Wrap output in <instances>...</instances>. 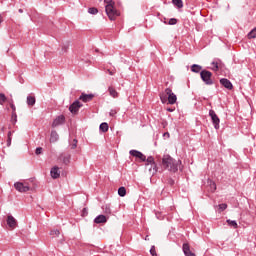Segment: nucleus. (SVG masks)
Listing matches in <instances>:
<instances>
[{
  "instance_id": "f257e3e1",
  "label": "nucleus",
  "mask_w": 256,
  "mask_h": 256,
  "mask_svg": "<svg viewBox=\"0 0 256 256\" xmlns=\"http://www.w3.org/2000/svg\"><path fill=\"white\" fill-rule=\"evenodd\" d=\"M181 160H175L170 155H164L162 158V167L171 173H177L181 169Z\"/></svg>"
},
{
  "instance_id": "f03ea898",
  "label": "nucleus",
  "mask_w": 256,
  "mask_h": 256,
  "mask_svg": "<svg viewBox=\"0 0 256 256\" xmlns=\"http://www.w3.org/2000/svg\"><path fill=\"white\" fill-rule=\"evenodd\" d=\"M105 11L110 21H115L117 17H119V12L115 9V4H107L105 7Z\"/></svg>"
},
{
  "instance_id": "7ed1b4c3",
  "label": "nucleus",
  "mask_w": 256,
  "mask_h": 256,
  "mask_svg": "<svg viewBox=\"0 0 256 256\" xmlns=\"http://www.w3.org/2000/svg\"><path fill=\"white\" fill-rule=\"evenodd\" d=\"M200 77L202 81L205 83V85H213V79L211 78L213 77V73H211V71L202 70L200 72Z\"/></svg>"
},
{
  "instance_id": "20e7f679",
  "label": "nucleus",
  "mask_w": 256,
  "mask_h": 256,
  "mask_svg": "<svg viewBox=\"0 0 256 256\" xmlns=\"http://www.w3.org/2000/svg\"><path fill=\"white\" fill-rule=\"evenodd\" d=\"M144 162H146L145 167H149V165L153 167L149 168L150 175H155L157 173V163H155V158H153V156H149Z\"/></svg>"
},
{
  "instance_id": "39448f33",
  "label": "nucleus",
  "mask_w": 256,
  "mask_h": 256,
  "mask_svg": "<svg viewBox=\"0 0 256 256\" xmlns=\"http://www.w3.org/2000/svg\"><path fill=\"white\" fill-rule=\"evenodd\" d=\"M209 117H211L214 128L219 129V123H221V120L219 119V116H217V113H215V110H209Z\"/></svg>"
},
{
  "instance_id": "423d86ee",
  "label": "nucleus",
  "mask_w": 256,
  "mask_h": 256,
  "mask_svg": "<svg viewBox=\"0 0 256 256\" xmlns=\"http://www.w3.org/2000/svg\"><path fill=\"white\" fill-rule=\"evenodd\" d=\"M14 187L19 193H27V191H30L31 189L28 185H24L22 182H16Z\"/></svg>"
},
{
  "instance_id": "0eeeda50",
  "label": "nucleus",
  "mask_w": 256,
  "mask_h": 256,
  "mask_svg": "<svg viewBox=\"0 0 256 256\" xmlns=\"http://www.w3.org/2000/svg\"><path fill=\"white\" fill-rule=\"evenodd\" d=\"M81 107H83V104L79 102V100H75L69 107V111L70 113H78L79 109H81Z\"/></svg>"
},
{
  "instance_id": "6e6552de",
  "label": "nucleus",
  "mask_w": 256,
  "mask_h": 256,
  "mask_svg": "<svg viewBox=\"0 0 256 256\" xmlns=\"http://www.w3.org/2000/svg\"><path fill=\"white\" fill-rule=\"evenodd\" d=\"M169 93H171V88H166L163 92L160 93V101L165 104L168 102Z\"/></svg>"
},
{
  "instance_id": "1a4fd4ad",
  "label": "nucleus",
  "mask_w": 256,
  "mask_h": 256,
  "mask_svg": "<svg viewBox=\"0 0 256 256\" xmlns=\"http://www.w3.org/2000/svg\"><path fill=\"white\" fill-rule=\"evenodd\" d=\"M220 85H222V87H225V89H228V91H232L233 89V83H231V80L227 78H221Z\"/></svg>"
},
{
  "instance_id": "9d476101",
  "label": "nucleus",
  "mask_w": 256,
  "mask_h": 256,
  "mask_svg": "<svg viewBox=\"0 0 256 256\" xmlns=\"http://www.w3.org/2000/svg\"><path fill=\"white\" fill-rule=\"evenodd\" d=\"M129 153L132 157H136V159H141L142 161H147V156H145L138 150H130Z\"/></svg>"
},
{
  "instance_id": "9b49d317",
  "label": "nucleus",
  "mask_w": 256,
  "mask_h": 256,
  "mask_svg": "<svg viewBox=\"0 0 256 256\" xmlns=\"http://www.w3.org/2000/svg\"><path fill=\"white\" fill-rule=\"evenodd\" d=\"M182 251L185 256H197V255H195V253H193V251H191V246L189 245V243L183 244Z\"/></svg>"
},
{
  "instance_id": "f8f14e48",
  "label": "nucleus",
  "mask_w": 256,
  "mask_h": 256,
  "mask_svg": "<svg viewBox=\"0 0 256 256\" xmlns=\"http://www.w3.org/2000/svg\"><path fill=\"white\" fill-rule=\"evenodd\" d=\"M177 103V95L173 93V90L170 89V93L168 94V105H175Z\"/></svg>"
},
{
  "instance_id": "ddd939ff",
  "label": "nucleus",
  "mask_w": 256,
  "mask_h": 256,
  "mask_svg": "<svg viewBox=\"0 0 256 256\" xmlns=\"http://www.w3.org/2000/svg\"><path fill=\"white\" fill-rule=\"evenodd\" d=\"M93 97H95V95L82 93L79 100L83 101V103H89V101H93Z\"/></svg>"
},
{
  "instance_id": "4468645a",
  "label": "nucleus",
  "mask_w": 256,
  "mask_h": 256,
  "mask_svg": "<svg viewBox=\"0 0 256 256\" xmlns=\"http://www.w3.org/2000/svg\"><path fill=\"white\" fill-rule=\"evenodd\" d=\"M7 225L11 229H15V227H17V220L15 219V217H13L12 215H9L7 217Z\"/></svg>"
},
{
  "instance_id": "2eb2a0df",
  "label": "nucleus",
  "mask_w": 256,
  "mask_h": 256,
  "mask_svg": "<svg viewBox=\"0 0 256 256\" xmlns=\"http://www.w3.org/2000/svg\"><path fill=\"white\" fill-rule=\"evenodd\" d=\"M63 123H65V116L60 115L56 119H54L52 127H59V125H63Z\"/></svg>"
},
{
  "instance_id": "dca6fc26",
  "label": "nucleus",
  "mask_w": 256,
  "mask_h": 256,
  "mask_svg": "<svg viewBox=\"0 0 256 256\" xmlns=\"http://www.w3.org/2000/svg\"><path fill=\"white\" fill-rule=\"evenodd\" d=\"M50 175L52 179H59L61 177V172L59 171V167L55 166L51 169Z\"/></svg>"
},
{
  "instance_id": "f3484780",
  "label": "nucleus",
  "mask_w": 256,
  "mask_h": 256,
  "mask_svg": "<svg viewBox=\"0 0 256 256\" xmlns=\"http://www.w3.org/2000/svg\"><path fill=\"white\" fill-rule=\"evenodd\" d=\"M94 223H96L97 225L101 224V223H107V216L101 214L98 215L95 219H94Z\"/></svg>"
},
{
  "instance_id": "a211bd4d",
  "label": "nucleus",
  "mask_w": 256,
  "mask_h": 256,
  "mask_svg": "<svg viewBox=\"0 0 256 256\" xmlns=\"http://www.w3.org/2000/svg\"><path fill=\"white\" fill-rule=\"evenodd\" d=\"M59 141V134L57 131L52 130L50 134V143H57Z\"/></svg>"
},
{
  "instance_id": "6ab92c4d",
  "label": "nucleus",
  "mask_w": 256,
  "mask_h": 256,
  "mask_svg": "<svg viewBox=\"0 0 256 256\" xmlns=\"http://www.w3.org/2000/svg\"><path fill=\"white\" fill-rule=\"evenodd\" d=\"M36 99H35V96H32V95H28L27 96V100H26V103L29 107H33L36 103Z\"/></svg>"
},
{
  "instance_id": "aec40b11",
  "label": "nucleus",
  "mask_w": 256,
  "mask_h": 256,
  "mask_svg": "<svg viewBox=\"0 0 256 256\" xmlns=\"http://www.w3.org/2000/svg\"><path fill=\"white\" fill-rule=\"evenodd\" d=\"M208 185H209L208 191H210V193H215V191H217V184H215L214 181L208 180Z\"/></svg>"
},
{
  "instance_id": "412c9836",
  "label": "nucleus",
  "mask_w": 256,
  "mask_h": 256,
  "mask_svg": "<svg viewBox=\"0 0 256 256\" xmlns=\"http://www.w3.org/2000/svg\"><path fill=\"white\" fill-rule=\"evenodd\" d=\"M60 159H61V161H63L64 165H69V163L71 161V155L62 154V155H60Z\"/></svg>"
},
{
  "instance_id": "4be33fe9",
  "label": "nucleus",
  "mask_w": 256,
  "mask_h": 256,
  "mask_svg": "<svg viewBox=\"0 0 256 256\" xmlns=\"http://www.w3.org/2000/svg\"><path fill=\"white\" fill-rule=\"evenodd\" d=\"M108 93L111 97H113L114 99L119 97V93L117 92V90H115V88L113 87H109L108 88Z\"/></svg>"
},
{
  "instance_id": "5701e85b",
  "label": "nucleus",
  "mask_w": 256,
  "mask_h": 256,
  "mask_svg": "<svg viewBox=\"0 0 256 256\" xmlns=\"http://www.w3.org/2000/svg\"><path fill=\"white\" fill-rule=\"evenodd\" d=\"M201 69H203V67L201 65H198V64H193L191 66L192 73H201Z\"/></svg>"
},
{
  "instance_id": "b1692460",
  "label": "nucleus",
  "mask_w": 256,
  "mask_h": 256,
  "mask_svg": "<svg viewBox=\"0 0 256 256\" xmlns=\"http://www.w3.org/2000/svg\"><path fill=\"white\" fill-rule=\"evenodd\" d=\"M99 129L102 133H107L109 131V124H107V122H103L100 124Z\"/></svg>"
},
{
  "instance_id": "393cba45",
  "label": "nucleus",
  "mask_w": 256,
  "mask_h": 256,
  "mask_svg": "<svg viewBox=\"0 0 256 256\" xmlns=\"http://www.w3.org/2000/svg\"><path fill=\"white\" fill-rule=\"evenodd\" d=\"M172 3L178 9H183V0H172Z\"/></svg>"
},
{
  "instance_id": "a878e982",
  "label": "nucleus",
  "mask_w": 256,
  "mask_h": 256,
  "mask_svg": "<svg viewBox=\"0 0 256 256\" xmlns=\"http://www.w3.org/2000/svg\"><path fill=\"white\" fill-rule=\"evenodd\" d=\"M118 195L120 196V197H125L126 195H127V189L125 188V187H120L119 189H118Z\"/></svg>"
},
{
  "instance_id": "bb28decb",
  "label": "nucleus",
  "mask_w": 256,
  "mask_h": 256,
  "mask_svg": "<svg viewBox=\"0 0 256 256\" xmlns=\"http://www.w3.org/2000/svg\"><path fill=\"white\" fill-rule=\"evenodd\" d=\"M226 223H228L230 227H233V229H237V227H239V225L237 224V221L235 220H227Z\"/></svg>"
},
{
  "instance_id": "cd10ccee",
  "label": "nucleus",
  "mask_w": 256,
  "mask_h": 256,
  "mask_svg": "<svg viewBox=\"0 0 256 256\" xmlns=\"http://www.w3.org/2000/svg\"><path fill=\"white\" fill-rule=\"evenodd\" d=\"M247 37L248 39H256V27L248 33Z\"/></svg>"
},
{
  "instance_id": "c85d7f7f",
  "label": "nucleus",
  "mask_w": 256,
  "mask_h": 256,
  "mask_svg": "<svg viewBox=\"0 0 256 256\" xmlns=\"http://www.w3.org/2000/svg\"><path fill=\"white\" fill-rule=\"evenodd\" d=\"M88 13H90V15H97L99 13V10H97V8L95 7H91L88 9Z\"/></svg>"
},
{
  "instance_id": "c756f323",
  "label": "nucleus",
  "mask_w": 256,
  "mask_h": 256,
  "mask_svg": "<svg viewBox=\"0 0 256 256\" xmlns=\"http://www.w3.org/2000/svg\"><path fill=\"white\" fill-rule=\"evenodd\" d=\"M211 65H213L212 71H219V67H220L219 62L213 61Z\"/></svg>"
},
{
  "instance_id": "7c9ffc66",
  "label": "nucleus",
  "mask_w": 256,
  "mask_h": 256,
  "mask_svg": "<svg viewBox=\"0 0 256 256\" xmlns=\"http://www.w3.org/2000/svg\"><path fill=\"white\" fill-rule=\"evenodd\" d=\"M11 123L15 125L17 123V112H12Z\"/></svg>"
},
{
  "instance_id": "2f4dec72",
  "label": "nucleus",
  "mask_w": 256,
  "mask_h": 256,
  "mask_svg": "<svg viewBox=\"0 0 256 256\" xmlns=\"http://www.w3.org/2000/svg\"><path fill=\"white\" fill-rule=\"evenodd\" d=\"M219 208V213H223V211H225V209H227V204L222 203L218 205Z\"/></svg>"
},
{
  "instance_id": "473e14b6",
  "label": "nucleus",
  "mask_w": 256,
  "mask_h": 256,
  "mask_svg": "<svg viewBox=\"0 0 256 256\" xmlns=\"http://www.w3.org/2000/svg\"><path fill=\"white\" fill-rule=\"evenodd\" d=\"M5 101H7V96H5L3 93H0V105H3Z\"/></svg>"
},
{
  "instance_id": "72a5a7b5",
  "label": "nucleus",
  "mask_w": 256,
  "mask_h": 256,
  "mask_svg": "<svg viewBox=\"0 0 256 256\" xmlns=\"http://www.w3.org/2000/svg\"><path fill=\"white\" fill-rule=\"evenodd\" d=\"M50 235H52L53 237H59L60 232H59V230H52L50 232Z\"/></svg>"
},
{
  "instance_id": "f704fd0d",
  "label": "nucleus",
  "mask_w": 256,
  "mask_h": 256,
  "mask_svg": "<svg viewBox=\"0 0 256 256\" xmlns=\"http://www.w3.org/2000/svg\"><path fill=\"white\" fill-rule=\"evenodd\" d=\"M169 25H177V19L176 18H171L168 22Z\"/></svg>"
},
{
  "instance_id": "c9c22d12",
  "label": "nucleus",
  "mask_w": 256,
  "mask_h": 256,
  "mask_svg": "<svg viewBox=\"0 0 256 256\" xmlns=\"http://www.w3.org/2000/svg\"><path fill=\"white\" fill-rule=\"evenodd\" d=\"M77 143H78L77 139H74L71 144V149H77Z\"/></svg>"
},
{
  "instance_id": "e433bc0d",
  "label": "nucleus",
  "mask_w": 256,
  "mask_h": 256,
  "mask_svg": "<svg viewBox=\"0 0 256 256\" xmlns=\"http://www.w3.org/2000/svg\"><path fill=\"white\" fill-rule=\"evenodd\" d=\"M150 255L157 256V252L155 251V246H152L150 249Z\"/></svg>"
},
{
  "instance_id": "4c0bfd02",
  "label": "nucleus",
  "mask_w": 256,
  "mask_h": 256,
  "mask_svg": "<svg viewBox=\"0 0 256 256\" xmlns=\"http://www.w3.org/2000/svg\"><path fill=\"white\" fill-rule=\"evenodd\" d=\"M35 153L37 155H41L43 153V148H41V147L36 148Z\"/></svg>"
},
{
  "instance_id": "58836bf2",
  "label": "nucleus",
  "mask_w": 256,
  "mask_h": 256,
  "mask_svg": "<svg viewBox=\"0 0 256 256\" xmlns=\"http://www.w3.org/2000/svg\"><path fill=\"white\" fill-rule=\"evenodd\" d=\"M109 115L110 117H115V115H117V110H110Z\"/></svg>"
},
{
  "instance_id": "ea45409f",
  "label": "nucleus",
  "mask_w": 256,
  "mask_h": 256,
  "mask_svg": "<svg viewBox=\"0 0 256 256\" xmlns=\"http://www.w3.org/2000/svg\"><path fill=\"white\" fill-rule=\"evenodd\" d=\"M104 2L106 3V5H115V2H113V0H104Z\"/></svg>"
},
{
  "instance_id": "a19ab883",
  "label": "nucleus",
  "mask_w": 256,
  "mask_h": 256,
  "mask_svg": "<svg viewBox=\"0 0 256 256\" xmlns=\"http://www.w3.org/2000/svg\"><path fill=\"white\" fill-rule=\"evenodd\" d=\"M105 213H107L108 215H110L111 213V208H109L108 205L105 206Z\"/></svg>"
},
{
  "instance_id": "79ce46f5",
  "label": "nucleus",
  "mask_w": 256,
  "mask_h": 256,
  "mask_svg": "<svg viewBox=\"0 0 256 256\" xmlns=\"http://www.w3.org/2000/svg\"><path fill=\"white\" fill-rule=\"evenodd\" d=\"M82 215H83V217H86V215H89V212L87 211V208H84L82 210Z\"/></svg>"
},
{
  "instance_id": "37998d69",
  "label": "nucleus",
  "mask_w": 256,
  "mask_h": 256,
  "mask_svg": "<svg viewBox=\"0 0 256 256\" xmlns=\"http://www.w3.org/2000/svg\"><path fill=\"white\" fill-rule=\"evenodd\" d=\"M10 107H11V109H12V113H16V107H15V104H10Z\"/></svg>"
},
{
  "instance_id": "c03bdc74",
  "label": "nucleus",
  "mask_w": 256,
  "mask_h": 256,
  "mask_svg": "<svg viewBox=\"0 0 256 256\" xmlns=\"http://www.w3.org/2000/svg\"><path fill=\"white\" fill-rule=\"evenodd\" d=\"M7 147H11V137L7 139Z\"/></svg>"
},
{
  "instance_id": "a18cd8bd",
  "label": "nucleus",
  "mask_w": 256,
  "mask_h": 256,
  "mask_svg": "<svg viewBox=\"0 0 256 256\" xmlns=\"http://www.w3.org/2000/svg\"><path fill=\"white\" fill-rule=\"evenodd\" d=\"M163 137H167V139H169V137H170L169 132L164 133V134H163Z\"/></svg>"
},
{
  "instance_id": "49530a36",
  "label": "nucleus",
  "mask_w": 256,
  "mask_h": 256,
  "mask_svg": "<svg viewBox=\"0 0 256 256\" xmlns=\"http://www.w3.org/2000/svg\"><path fill=\"white\" fill-rule=\"evenodd\" d=\"M167 111H168L169 113H173V111H175V109L167 108Z\"/></svg>"
},
{
  "instance_id": "de8ad7c7",
  "label": "nucleus",
  "mask_w": 256,
  "mask_h": 256,
  "mask_svg": "<svg viewBox=\"0 0 256 256\" xmlns=\"http://www.w3.org/2000/svg\"><path fill=\"white\" fill-rule=\"evenodd\" d=\"M109 75H114L113 71L108 70Z\"/></svg>"
},
{
  "instance_id": "09e8293b",
  "label": "nucleus",
  "mask_w": 256,
  "mask_h": 256,
  "mask_svg": "<svg viewBox=\"0 0 256 256\" xmlns=\"http://www.w3.org/2000/svg\"><path fill=\"white\" fill-rule=\"evenodd\" d=\"M149 171V169H153V166L149 165L148 167H146Z\"/></svg>"
},
{
  "instance_id": "8fccbe9b",
  "label": "nucleus",
  "mask_w": 256,
  "mask_h": 256,
  "mask_svg": "<svg viewBox=\"0 0 256 256\" xmlns=\"http://www.w3.org/2000/svg\"><path fill=\"white\" fill-rule=\"evenodd\" d=\"M169 183H170V185H173L175 183V181L170 180Z\"/></svg>"
},
{
  "instance_id": "3c124183",
  "label": "nucleus",
  "mask_w": 256,
  "mask_h": 256,
  "mask_svg": "<svg viewBox=\"0 0 256 256\" xmlns=\"http://www.w3.org/2000/svg\"><path fill=\"white\" fill-rule=\"evenodd\" d=\"M11 135H12L11 131L8 132V138L11 137Z\"/></svg>"
},
{
  "instance_id": "603ef678",
  "label": "nucleus",
  "mask_w": 256,
  "mask_h": 256,
  "mask_svg": "<svg viewBox=\"0 0 256 256\" xmlns=\"http://www.w3.org/2000/svg\"><path fill=\"white\" fill-rule=\"evenodd\" d=\"M18 11H19V13H23V9H19Z\"/></svg>"
},
{
  "instance_id": "864d4df0",
  "label": "nucleus",
  "mask_w": 256,
  "mask_h": 256,
  "mask_svg": "<svg viewBox=\"0 0 256 256\" xmlns=\"http://www.w3.org/2000/svg\"><path fill=\"white\" fill-rule=\"evenodd\" d=\"M64 49V51H67V48H63Z\"/></svg>"
}]
</instances>
